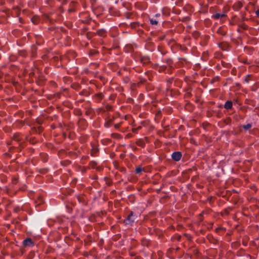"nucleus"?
Instances as JSON below:
<instances>
[{"label": "nucleus", "mask_w": 259, "mask_h": 259, "mask_svg": "<svg viewBox=\"0 0 259 259\" xmlns=\"http://www.w3.org/2000/svg\"><path fill=\"white\" fill-rule=\"evenodd\" d=\"M135 220V217L133 215V212H131L130 214L128 215L127 219L124 221L126 224H129L133 223Z\"/></svg>", "instance_id": "1"}, {"label": "nucleus", "mask_w": 259, "mask_h": 259, "mask_svg": "<svg viewBox=\"0 0 259 259\" xmlns=\"http://www.w3.org/2000/svg\"><path fill=\"white\" fill-rule=\"evenodd\" d=\"M171 157L175 161H179L182 157V154L180 152H175L172 154Z\"/></svg>", "instance_id": "2"}, {"label": "nucleus", "mask_w": 259, "mask_h": 259, "mask_svg": "<svg viewBox=\"0 0 259 259\" xmlns=\"http://www.w3.org/2000/svg\"><path fill=\"white\" fill-rule=\"evenodd\" d=\"M23 245L25 246H31L33 245V242L30 238H27L23 241Z\"/></svg>", "instance_id": "3"}, {"label": "nucleus", "mask_w": 259, "mask_h": 259, "mask_svg": "<svg viewBox=\"0 0 259 259\" xmlns=\"http://www.w3.org/2000/svg\"><path fill=\"white\" fill-rule=\"evenodd\" d=\"M225 17V14L221 13H216L212 16V18L215 19H222Z\"/></svg>", "instance_id": "4"}, {"label": "nucleus", "mask_w": 259, "mask_h": 259, "mask_svg": "<svg viewBox=\"0 0 259 259\" xmlns=\"http://www.w3.org/2000/svg\"><path fill=\"white\" fill-rule=\"evenodd\" d=\"M232 107V103L231 101H227L225 104V108L226 109H231Z\"/></svg>", "instance_id": "5"}, {"label": "nucleus", "mask_w": 259, "mask_h": 259, "mask_svg": "<svg viewBox=\"0 0 259 259\" xmlns=\"http://www.w3.org/2000/svg\"><path fill=\"white\" fill-rule=\"evenodd\" d=\"M251 126H252L251 124H250V123H248V124H246V125H244L243 126V128H244V130H249V128H250L251 127Z\"/></svg>", "instance_id": "6"}, {"label": "nucleus", "mask_w": 259, "mask_h": 259, "mask_svg": "<svg viewBox=\"0 0 259 259\" xmlns=\"http://www.w3.org/2000/svg\"><path fill=\"white\" fill-rule=\"evenodd\" d=\"M150 23L152 25H156L158 23V21L156 20H154L153 19H151L150 20Z\"/></svg>", "instance_id": "7"}, {"label": "nucleus", "mask_w": 259, "mask_h": 259, "mask_svg": "<svg viewBox=\"0 0 259 259\" xmlns=\"http://www.w3.org/2000/svg\"><path fill=\"white\" fill-rule=\"evenodd\" d=\"M142 168L140 167H137L136 169V173H137V174L140 173L142 171Z\"/></svg>", "instance_id": "8"}, {"label": "nucleus", "mask_w": 259, "mask_h": 259, "mask_svg": "<svg viewBox=\"0 0 259 259\" xmlns=\"http://www.w3.org/2000/svg\"><path fill=\"white\" fill-rule=\"evenodd\" d=\"M255 13H256L257 16L259 18V9L256 10Z\"/></svg>", "instance_id": "9"}, {"label": "nucleus", "mask_w": 259, "mask_h": 259, "mask_svg": "<svg viewBox=\"0 0 259 259\" xmlns=\"http://www.w3.org/2000/svg\"><path fill=\"white\" fill-rule=\"evenodd\" d=\"M105 33V32L102 31L101 33L99 32V35L103 36Z\"/></svg>", "instance_id": "10"}, {"label": "nucleus", "mask_w": 259, "mask_h": 259, "mask_svg": "<svg viewBox=\"0 0 259 259\" xmlns=\"http://www.w3.org/2000/svg\"><path fill=\"white\" fill-rule=\"evenodd\" d=\"M159 16H160V14H156V15H155V17H159Z\"/></svg>", "instance_id": "11"}]
</instances>
